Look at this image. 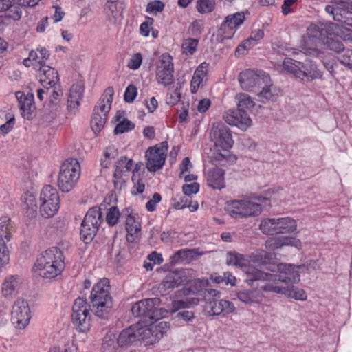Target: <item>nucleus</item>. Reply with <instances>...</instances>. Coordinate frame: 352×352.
Masks as SVG:
<instances>
[{
	"mask_svg": "<svg viewBox=\"0 0 352 352\" xmlns=\"http://www.w3.org/2000/svg\"><path fill=\"white\" fill-rule=\"evenodd\" d=\"M10 253L3 239L0 238V268L9 263Z\"/></svg>",
	"mask_w": 352,
	"mask_h": 352,
	"instance_id": "53",
	"label": "nucleus"
},
{
	"mask_svg": "<svg viewBox=\"0 0 352 352\" xmlns=\"http://www.w3.org/2000/svg\"><path fill=\"white\" fill-rule=\"evenodd\" d=\"M72 309V314H78L89 311L91 307H89V305H87V300L85 298H78L74 302Z\"/></svg>",
	"mask_w": 352,
	"mask_h": 352,
	"instance_id": "57",
	"label": "nucleus"
},
{
	"mask_svg": "<svg viewBox=\"0 0 352 352\" xmlns=\"http://www.w3.org/2000/svg\"><path fill=\"white\" fill-rule=\"evenodd\" d=\"M12 229L11 221L8 217L0 218V238L3 236L8 241L10 238V231Z\"/></svg>",
	"mask_w": 352,
	"mask_h": 352,
	"instance_id": "49",
	"label": "nucleus"
},
{
	"mask_svg": "<svg viewBox=\"0 0 352 352\" xmlns=\"http://www.w3.org/2000/svg\"><path fill=\"white\" fill-rule=\"evenodd\" d=\"M250 275L249 280H265V285L260 287L262 290L267 292L284 294L289 298L298 300H305L307 298L306 292L300 288L294 287L292 284L300 281H294L289 278L292 276L289 273H280V274H272L262 272L258 269L250 268L247 271Z\"/></svg>",
	"mask_w": 352,
	"mask_h": 352,
	"instance_id": "1",
	"label": "nucleus"
},
{
	"mask_svg": "<svg viewBox=\"0 0 352 352\" xmlns=\"http://www.w3.org/2000/svg\"><path fill=\"white\" fill-rule=\"evenodd\" d=\"M39 81L42 86L47 89V87L52 88L59 80L58 72L52 67L43 65L39 67Z\"/></svg>",
	"mask_w": 352,
	"mask_h": 352,
	"instance_id": "21",
	"label": "nucleus"
},
{
	"mask_svg": "<svg viewBox=\"0 0 352 352\" xmlns=\"http://www.w3.org/2000/svg\"><path fill=\"white\" fill-rule=\"evenodd\" d=\"M245 218L254 217L260 215L263 208L260 204L245 199Z\"/></svg>",
	"mask_w": 352,
	"mask_h": 352,
	"instance_id": "44",
	"label": "nucleus"
},
{
	"mask_svg": "<svg viewBox=\"0 0 352 352\" xmlns=\"http://www.w3.org/2000/svg\"><path fill=\"white\" fill-rule=\"evenodd\" d=\"M199 298L195 297H188L184 300H175L173 302V312H175L180 309H184L191 306L198 305Z\"/></svg>",
	"mask_w": 352,
	"mask_h": 352,
	"instance_id": "47",
	"label": "nucleus"
},
{
	"mask_svg": "<svg viewBox=\"0 0 352 352\" xmlns=\"http://www.w3.org/2000/svg\"><path fill=\"white\" fill-rule=\"evenodd\" d=\"M72 322L76 329L80 332H86L91 327V316L89 311L72 314Z\"/></svg>",
	"mask_w": 352,
	"mask_h": 352,
	"instance_id": "30",
	"label": "nucleus"
},
{
	"mask_svg": "<svg viewBox=\"0 0 352 352\" xmlns=\"http://www.w3.org/2000/svg\"><path fill=\"white\" fill-rule=\"evenodd\" d=\"M259 229L263 234H277L276 218H266L263 219L259 225Z\"/></svg>",
	"mask_w": 352,
	"mask_h": 352,
	"instance_id": "43",
	"label": "nucleus"
},
{
	"mask_svg": "<svg viewBox=\"0 0 352 352\" xmlns=\"http://www.w3.org/2000/svg\"><path fill=\"white\" fill-rule=\"evenodd\" d=\"M120 213L118 208L116 206H112L109 208L107 217L106 221L110 226H115L119 219Z\"/></svg>",
	"mask_w": 352,
	"mask_h": 352,
	"instance_id": "56",
	"label": "nucleus"
},
{
	"mask_svg": "<svg viewBox=\"0 0 352 352\" xmlns=\"http://www.w3.org/2000/svg\"><path fill=\"white\" fill-rule=\"evenodd\" d=\"M324 45L327 50L335 52L337 56H339L345 49L344 45L342 41L331 37H327L326 38V40L324 41Z\"/></svg>",
	"mask_w": 352,
	"mask_h": 352,
	"instance_id": "46",
	"label": "nucleus"
},
{
	"mask_svg": "<svg viewBox=\"0 0 352 352\" xmlns=\"http://www.w3.org/2000/svg\"><path fill=\"white\" fill-rule=\"evenodd\" d=\"M189 197L185 194L183 196H181L177 201V199H175V202L173 204V207L177 210H182L187 207L188 204L190 203Z\"/></svg>",
	"mask_w": 352,
	"mask_h": 352,
	"instance_id": "62",
	"label": "nucleus"
},
{
	"mask_svg": "<svg viewBox=\"0 0 352 352\" xmlns=\"http://www.w3.org/2000/svg\"><path fill=\"white\" fill-rule=\"evenodd\" d=\"M84 91L85 87L81 82H78L72 85L67 101V109L69 114L75 115L78 112Z\"/></svg>",
	"mask_w": 352,
	"mask_h": 352,
	"instance_id": "17",
	"label": "nucleus"
},
{
	"mask_svg": "<svg viewBox=\"0 0 352 352\" xmlns=\"http://www.w3.org/2000/svg\"><path fill=\"white\" fill-rule=\"evenodd\" d=\"M251 261L260 266L265 267L271 272H278L280 273H289L292 276L289 278L294 281L298 280V271L304 265H292L286 263H276L272 258V254L263 250H257L250 255Z\"/></svg>",
	"mask_w": 352,
	"mask_h": 352,
	"instance_id": "4",
	"label": "nucleus"
},
{
	"mask_svg": "<svg viewBox=\"0 0 352 352\" xmlns=\"http://www.w3.org/2000/svg\"><path fill=\"white\" fill-rule=\"evenodd\" d=\"M160 303L158 298H146L135 303L131 307V312L135 317H146L150 319H155L157 315L155 314L157 310L156 306Z\"/></svg>",
	"mask_w": 352,
	"mask_h": 352,
	"instance_id": "15",
	"label": "nucleus"
},
{
	"mask_svg": "<svg viewBox=\"0 0 352 352\" xmlns=\"http://www.w3.org/2000/svg\"><path fill=\"white\" fill-rule=\"evenodd\" d=\"M80 175V166L76 159L66 160L60 166L58 185L65 192L70 191L77 183Z\"/></svg>",
	"mask_w": 352,
	"mask_h": 352,
	"instance_id": "6",
	"label": "nucleus"
},
{
	"mask_svg": "<svg viewBox=\"0 0 352 352\" xmlns=\"http://www.w3.org/2000/svg\"><path fill=\"white\" fill-rule=\"evenodd\" d=\"M46 89L50 104L54 107V110H58L63 94V90L59 85H55L52 88L47 87Z\"/></svg>",
	"mask_w": 352,
	"mask_h": 352,
	"instance_id": "39",
	"label": "nucleus"
},
{
	"mask_svg": "<svg viewBox=\"0 0 352 352\" xmlns=\"http://www.w3.org/2000/svg\"><path fill=\"white\" fill-rule=\"evenodd\" d=\"M199 41L196 38H188L184 39L182 48L183 53L186 54H193L197 50Z\"/></svg>",
	"mask_w": 352,
	"mask_h": 352,
	"instance_id": "51",
	"label": "nucleus"
},
{
	"mask_svg": "<svg viewBox=\"0 0 352 352\" xmlns=\"http://www.w3.org/2000/svg\"><path fill=\"white\" fill-rule=\"evenodd\" d=\"M199 254L195 249H183L177 251L173 256V260L175 263L178 262H189L192 259L196 258Z\"/></svg>",
	"mask_w": 352,
	"mask_h": 352,
	"instance_id": "40",
	"label": "nucleus"
},
{
	"mask_svg": "<svg viewBox=\"0 0 352 352\" xmlns=\"http://www.w3.org/2000/svg\"><path fill=\"white\" fill-rule=\"evenodd\" d=\"M113 94L114 90L112 87L107 88L95 105L94 110L108 114L111 109Z\"/></svg>",
	"mask_w": 352,
	"mask_h": 352,
	"instance_id": "27",
	"label": "nucleus"
},
{
	"mask_svg": "<svg viewBox=\"0 0 352 352\" xmlns=\"http://www.w3.org/2000/svg\"><path fill=\"white\" fill-rule=\"evenodd\" d=\"M226 263L229 265H234L240 267H245V272L247 275L245 281L248 284L252 283L254 280H249L250 279V275L248 274L247 271L252 267L248 266V261L245 258L243 254L236 253L235 252H230L227 254ZM253 269H255L253 267Z\"/></svg>",
	"mask_w": 352,
	"mask_h": 352,
	"instance_id": "26",
	"label": "nucleus"
},
{
	"mask_svg": "<svg viewBox=\"0 0 352 352\" xmlns=\"http://www.w3.org/2000/svg\"><path fill=\"white\" fill-rule=\"evenodd\" d=\"M63 252L56 247L43 252L37 258L33 270L45 278L57 276L64 269Z\"/></svg>",
	"mask_w": 352,
	"mask_h": 352,
	"instance_id": "2",
	"label": "nucleus"
},
{
	"mask_svg": "<svg viewBox=\"0 0 352 352\" xmlns=\"http://www.w3.org/2000/svg\"><path fill=\"white\" fill-rule=\"evenodd\" d=\"M223 118L229 125L236 126L242 131H246L252 124L247 112L238 108L236 110H228Z\"/></svg>",
	"mask_w": 352,
	"mask_h": 352,
	"instance_id": "16",
	"label": "nucleus"
},
{
	"mask_svg": "<svg viewBox=\"0 0 352 352\" xmlns=\"http://www.w3.org/2000/svg\"><path fill=\"white\" fill-rule=\"evenodd\" d=\"M137 324L122 330L118 338V344L121 346L138 342Z\"/></svg>",
	"mask_w": 352,
	"mask_h": 352,
	"instance_id": "29",
	"label": "nucleus"
},
{
	"mask_svg": "<svg viewBox=\"0 0 352 352\" xmlns=\"http://www.w3.org/2000/svg\"><path fill=\"white\" fill-rule=\"evenodd\" d=\"M142 55L140 53L135 54L131 58L128 67L132 69H137L142 63Z\"/></svg>",
	"mask_w": 352,
	"mask_h": 352,
	"instance_id": "63",
	"label": "nucleus"
},
{
	"mask_svg": "<svg viewBox=\"0 0 352 352\" xmlns=\"http://www.w3.org/2000/svg\"><path fill=\"white\" fill-rule=\"evenodd\" d=\"M31 311L28 302L23 298L16 299L12 306L11 321L19 329H24L30 322Z\"/></svg>",
	"mask_w": 352,
	"mask_h": 352,
	"instance_id": "11",
	"label": "nucleus"
},
{
	"mask_svg": "<svg viewBox=\"0 0 352 352\" xmlns=\"http://www.w3.org/2000/svg\"><path fill=\"white\" fill-rule=\"evenodd\" d=\"M245 19L243 12H236L232 15H228L221 25V30L226 28L233 30L241 25Z\"/></svg>",
	"mask_w": 352,
	"mask_h": 352,
	"instance_id": "36",
	"label": "nucleus"
},
{
	"mask_svg": "<svg viewBox=\"0 0 352 352\" xmlns=\"http://www.w3.org/2000/svg\"><path fill=\"white\" fill-rule=\"evenodd\" d=\"M137 331L138 342L144 343L146 346L155 343L149 327H143L138 322L137 323Z\"/></svg>",
	"mask_w": 352,
	"mask_h": 352,
	"instance_id": "38",
	"label": "nucleus"
},
{
	"mask_svg": "<svg viewBox=\"0 0 352 352\" xmlns=\"http://www.w3.org/2000/svg\"><path fill=\"white\" fill-rule=\"evenodd\" d=\"M239 81L243 89L257 91L260 90V87L269 83L271 80L269 75L263 71L247 69L239 74Z\"/></svg>",
	"mask_w": 352,
	"mask_h": 352,
	"instance_id": "9",
	"label": "nucleus"
},
{
	"mask_svg": "<svg viewBox=\"0 0 352 352\" xmlns=\"http://www.w3.org/2000/svg\"><path fill=\"white\" fill-rule=\"evenodd\" d=\"M205 300L204 312L208 316H226L234 311V304L226 300L221 299L220 292L213 289H206L203 293Z\"/></svg>",
	"mask_w": 352,
	"mask_h": 352,
	"instance_id": "5",
	"label": "nucleus"
},
{
	"mask_svg": "<svg viewBox=\"0 0 352 352\" xmlns=\"http://www.w3.org/2000/svg\"><path fill=\"white\" fill-rule=\"evenodd\" d=\"M300 245L301 243L298 239L286 236L271 238L265 242V248L271 251L279 249L283 246L291 245L298 248Z\"/></svg>",
	"mask_w": 352,
	"mask_h": 352,
	"instance_id": "25",
	"label": "nucleus"
},
{
	"mask_svg": "<svg viewBox=\"0 0 352 352\" xmlns=\"http://www.w3.org/2000/svg\"><path fill=\"white\" fill-rule=\"evenodd\" d=\"M21 201L25 215L30 219L35 218L37 215L36 197L32 193L26 192L22 195Z\"/></svg>",
	"mask_w": 352,
	"mask_h": 352,
	"instance_id": "28",
	"label": "nucleus"
},
{
	"mask_svg": "<svg viewBox=\"0 0 352 352\" xmlns=\"http://www.w3.org/2000/svg\"><path fill=\"white\" fill-rule=\"evenodd\" d=\"M183 192L188 197L197 193L199 190V184L194 182L190 184H184L182 187Z\"/></svg>",
	"mask_w": 352,
	"mask_h": 352,
	"instance_id": "60",
	"label": "nucleus"
},
{
	"mask_svg": "<svg viewBox=\"0 0 352 352\" xmlns=\"http://www.w3.org/2000/svg\"><path fill=\"white\" fill-rule=\"evenodd\" d=\"M182 281V278L179 273L176 272H169L159 285L158 291L162 296H166L173 289L177 287Z\"/></svg>",
	"mask_w": 352,
	"mask_h": 352,
	"instance_id": "20",
	"label": "nucleus"
},
{
	"mask_svg": "<svg viewBox=\"0 0 352 352\" xmlns=\"http://www.w3.org/2000/svg\"><path fill=\"white\" fill-rule=\"evenodd\" d=\"M133 162L132 160H129L126 157H122L119 159L116 165V170L114 172V177H121L122 173L130 172L132 169Z\"/></svg>",
	"mask_w": 352,
	"mask_h": 352,
	"instance_id": "41",
	"label": "nucleus"
},
{
	"mask_svg": "<svg viewBox=\"0 0 352 352\" xmlns=\"http://www.w3.org/2000/svg\"><path fill=\"white\" fill-rule=\"evenodd\" d=\"M278 234H287L296 230L297 224L294 219L290 217L276 218Z\"/></svg>",
	"mask_w": 352,
	"mask_h": 352,
	"instance_id": "34",
	"label": "nucleus"
},
{
	"mask_svg": "<svg viewBox=\"0 0 352 352\" xmlns=\"http://www.w3.org/2000/svg\"><path fill=\"white\" fill-rule=\"evenodd\" d=\"M236 296L241 302L249 306L260 304L263 298V294L256 289H245L237 291Z\"/></svg>",
	"mask_w": 352,
	"mask_h": 352,
	"instance_id": "22",
	"label": "nucleus"
},
{
	"mask_svg": "<svg viewBox=\"0 0 352 352\" xmlns=\"http://www.w3.org/2000/svg\"><path fill=\"white\" fill-rule=\"evenodd\" d=\"M210 139L215 147L228 151L232 147L234 140L228 127L221 122L214 123L210 131Z\"/></svg>",
	"mask_w": 352,
	"mask_h": 352,
	"instance_id": "12",
	"label": "nucleus"
},
{
	"mask_svg": "<svg viewBox=\"0 0 352 352\" xmlns=\"http://www.w3.org/2000/svg\"><path fill=\"white\" fill-rule=\"evenodd\" d=\"M148 327L155 343L158 342L170 329L169 323L165 321L160 322L157 324H151Z\"/></svg>",
	"mask_w": 352,
	"mask_h": 352,
	"instance_id": "35",
	"label": "nucleus"
},
{
	"mask_svg": "<svg viewBox=\"0 0 352 352\" xmlns=\"http://www.w3.org/2000/svg\"><path fill=\"white\" fill-rule=\"evenodd\" d=\"M22 281L18 275L6 276L1 284V294L3 298L11 300L16 296L20 289Z\"/></svg>",
	"mask_w": 352,
	"mask_h": 352,
	"instance_id": "18",
	"label": "nucleus"
},
{
	"mask_svg": "<svg viewBox=\"0 0 352 352\" xmlns=\"http://www.w3.org/2000/svg\"><path fill=\"white\" fill-rule=\"evenodd\" d=\"M174 67L172 57L163 54L160 56V65L157 67L156 79L158 83L167 87L173 82Z\"/></svg>",
	"mask_w": 352,
	"mask_h": 352,
	"instance_id": "14",
	"label": "nucleus"
},
{
	"mask_svg": "<svg viewBox=\"0 0 352 352\" xmlns=\"http://www.w3.org/2000/svg\"><path fill=\"white\" fill-rule=\"evenodd\" d=\"M164 4L160 1H154L148 3L146 12L149 13L161 12L164 10Z\"/></svg>",
	"mask_w": 352,
	"mask_h": 352,
	"instance_id": "61",
	"label": "nucleus"
},
{
	"mask_svg": "<svg viewBox=\"0 0 352 352\" xmlns=\"http://www.w3.org/2000/svg\"><path fill=\"white\" fill-rule=\"evenodd\" d=\"M336 58L342 65L352 69V50L344 49Z\"/></svg>",
	"mask_w": 352,
	"mask_h": 352,
	"instance_id": "54",
	"label": "nucleus"
},
{
	"mask_svg": "<svg viewBox=\"0 0 352 352\" xmlns=\"http://www.w3.org/2000/svg\"><path fill=\"white\" fill-rule=\"evenodd\" d=\"M109 291V280L102 278L94 285L91 293L89 307L97 317L102 319L108 318L113 306Z\"/></svg>",
	"mask_w": 352,
	"mask_h": 352,
	"instance_id": "3",
	"label": "nucleus"
},
{
	"mask_svg": "<svg viewBox=\"0 0 352 352\" xmlns=\"http://www.w3.org/2000/svg\"><path fill=\"white\" fill-rule=\"evenodd\" d=\"M225 171L217 167L210 169L206 173V181L209 186L213 189L221 190L225 187Z\"/></svg>",
	"mask_w": 352,
	"mask_h": 352,
	"instance_id": "24",
	"label": "nucleus"
},
{
	"mask_svg": "<svg viewBox=\"0 0 352 352\" xmlns=\"http://www.w3.org/2000/svg\"><path fill=\"white\" fill-rule=\"evenodd\" d=\"M161 199H162L161 195L159 193L155 192L153 195L152 199L146 203V209L150 212L154 211L156 208V206H155L156 204L159 203L161 201Z\"/></svg>",
	"mask_w": 352,
	"mask_h": 352,
	"instance_id": "64",
	"label": "nucleus"
},
{
	"mask_svg": "<svg viewBox=\"0 0 352 352\" xmlns=\"http://www.w3.org/2000/svg\"><path fill=\"white\" fill-rule=\"evenodd\" d=\"M298 62L291 58H285L283 62V67L288 73L297 78L298 69L299 68Z\"/></svg>",
	"mask_w": 352,
	"mask_h": 352,
	"instance_id": "52",
	"label": "nucleus"
},
{
	"mask_svg": "<svg viewBox=\"0 0 352 352\" xmlns=\"http://www.w3.org/2000/svg\"><path fill=\"white\" fill-rule=\"evenodd\" d=\"M126 229L127 231L126 239L130 242H133L138 238L141 230V226L135 217L129 215L126 220Z\"/></svg>",
	"mask_w": 352,
	"mask_h": 352,
	"instance_id": "33",
	"label": "nucleus"
},
{
	"mask_svg": "<svg viewBox=\"0 0 352 352\" xmlns=\"http://www.w3.org/2000/svg\"><path fill=\"white\" fill-rule=\"evenodd\" d=\"M337 6H327L325 10L335 21L352 27V0H334Z\"/></svg>",
	"mask_w": 352,
	"mask_h": 352,
	"instance_id": "13",
	"label": "nucleus"
},
{
	"mask_svg": "<svg viewBox=\"0 0 352 352\" xmlns=\"http://www.w3.org/2000/svg\"><path fill=\"white\" fill-rule=\"evenodd\" d=\"M214 7V0H198L197 1V10L201 14L211 12Z\"/></svg>",
	"mask_w": 352,
	"mask_h": 352,
	"instance_id": "50",
	"label": "nucleus"
},
{
	"mask_svg": "<svg viewBox=\"0 0 352 352\" xmlns=\"http://www.w3.org/2000/svg\"><path fill=\"white\" fill-rule=\"evenodd\" d=\"M101 209L97 206L90 208L81 223L80 235L86 243L91 241L102 221Z\"/></svg>",
	"mask_w": 352,
	"mask_h": 352,
	"instance_id": "8",
	"label": "nucleus"
},
{
	"mask_svg": "<svg viewBox=\"0 0 352 352\" xmlns=\"http://www.w3.org/2000/svg\"><path fill=\"white\" fill-rule=\"evenodd\" d=\"M182 85L183 82H177L176 86L168 89L166 99V103L168 105H175L180 101Z\"/></svg>",
	"mask_w": 352,
	"mask_h": 352,
	"instance_id": "42",
	"label": "nucleus"
},
{
	"mask_svg": "<svg viewBox=\"0 0 352 352\" xmlns=\"http://www.w3.org/2000/svg\"><path fill=\"white\" fill-rule=\"evenodd\" d=\"M332 30L334 34L342 41L352 43V29L335 23L332 24Z\"/></svg>",
	"mask_w": 352,
	"mask_h": 352,
	"instance_id": "45",
	"label": "nucleus"
},
{
	"mask_svg": "<svg viewBox=\"0 0 352 352\" xmlns=\"http://www.w3.org/2000/svg\"><path fill=\"white\" fill-rule=\"evenodd\" d=\"M167 151V142H162L160 144L148 148L145 157L146 158V166L148 171L155 172L162 168L166 160Z\"/></svg>",
	"mask_w": 352,
	"mask_h": 352,
	"instance_id": "10",
	"label": "nucleus"
},
{
	"mask_svg": "<svg viewBox=\"0 0 352 352\" xmlns=\"http://www.w3.org/2000/svg\"><path fill=\"white\" fill-rule=\"evenodd\" d=\"M260 89H261V91H257L258 98L263 103L268 101H274L280 92L279 89L272 85L270 82L263 85L262 87H260Z\"/></svg>",
	"mask_w": 352,
	"mask_h": 352,
	"instance_id": "31",
	"label": "nucleus"
},
{
	"mask_svg": "<svg viewBox=\"0 0 352 352\" xmlns=\"http://www.w3.org/2000/svg\"><path fill=\"white\" fill-rule=\"evenodd\" d=\"M299 68L298 69L297 78L305 81H311L314 79H320L322 77V73L312 63L306 60L305 62H298Z\"/></svg>",
	"mask_w": 352,
	"mask_h": 352,
	"instance_id": "19",
	"label": "nucleus"
},
{
	"mask_svg": "<svg viewBox=\"0 0 352 352\" xmlns=\"http://www.w3.org/2000/svg\"><path fill=\"white\" fill-rule=\"evenodd\" d=\"M107 116L108 114L107 113H103L95 110L93 111L91 120V128L96 134L100 133L103 129L106 123Z\"/></svg>",
	"mask_w": 352,
	"mask_h": 352,
	"instance_id": "37",
	"label": "nucleus"
},
{
	"mask_svg": "<svg viewBox=\"0 0 352 352\" xmlns=\"http://www.w3.org/2000/svg\"><path fill=\"white\" fill-rule=\"evenodd\" d=\"M16 98L23 117L28 120L31 119L35 109L33 104V95L25 96L23 92L17 91L16 92Z\"/></svg>",
	"mask_w": 352,
	"mask_h": 352,
	"instance_id": "23",
	"label": "nucleus"
},
{
	"mask_svg": "<svg viewBox=\"0 0 352 352\" xmlns=\"http://www.w3.org/2000/svg\"><path fill=\"white\" fill-rule=\"evenodd\" d=\"M137 96V89L135 85H129L124 93V100L127 102H131Z\"/></svg>",
	"mask_w": 352,
	"mask_h": 352,
	"instance_id": "59",
	"label": "nucleus"
},
{
	"mask_svg": "<svg viewBox=\"0 0 352 352\" xmlns=\"http://www.w3.org/2000/svg\"><path fill=\"white\" fill-rule=\"evenodd\" d=\"M135 124L129 120L124 118L120 121L114 129L115 134H122L133 130Z\"/></svg>",
	"mask_w": 352,
	"mask_h": 352,
	"instance_id": "55",
	"label": "nucleus"
},
{
	"mask_svg": "<svg viewBox=\"0 0 352 352\" xmlns=\"http://www.w3.org/2000/svg\"><path fill=\"white\" fill-rule=\"evenodd\" d=\"M236 99L238 100L237 108L244 110L250 109L254 106V102L247 94L240 93L236 94Z\"/></svg>",
	"mask_w": 352,
	"mask_h": 352,
	"instance_id": "48",
	"label": "nucleus"
},
{
	"mask_svg": "<svg viewBox=\"0 0 352 352\" xmlns=\"http://www.w3.org/2000/svg\"><path fill=\"white\" fill-rule=\"evenodd\" d=\"M60 208L57 190L50 185L44 186L40 194V213L44 218L54 217Z\"/></svg>",
	"mask_w": 352,
	"mask_h": 352,
	"instance_id": "7",
	"label": "nucleus"
},
{
	"mask_svg": "<svg viewBox=\"0 0 352 352\" xmlns=\"http://www.w3.org/2000/svg\"><path fill=\"white\" fill-rule=\"evenodd\" d=\"M245 199L227 201L226 210L234 218H245Z\"/></svg>",
	"mask_w": 352,
	"mask_h": 352,
	"instance_id": "32",
	"label": "nucleus"
},
{
	"mask_svg": "<svg viewBox=\"0 0 352 352\" xmlns=\"http://www.w3.org/2000/svg\"><path fill=\"white\" fill-rule=\"evenodd\" d=\"M5 12L6 17L14 21L19 20L22 14L21 9L18 6L14 4H12Z\"/></svg>",
	"mask_w": 352,
	"mask_h": 352,
	"instance_id": "58",
	"label": "nucleus"
}]
</instances>
